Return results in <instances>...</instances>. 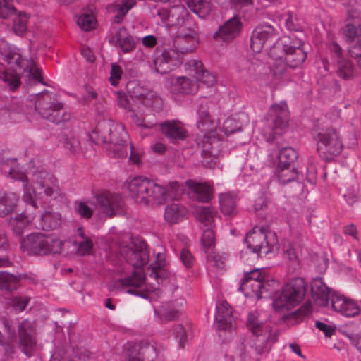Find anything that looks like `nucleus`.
<instances>
[{
	"label": "nucleus",
	"instance_id": "3c124183",
	"mask_svg": "<svg viewBox=\"0 0 361 361\" xmlns=\"http://www.w3.org/2000/svg\"><path fill=\"white\" fill-rule=\"evenodd\" d=\"M214 211L209 207H204L197 213V219L205 226L210 225L214 221Z\"/></svg>",
	"mask_w": 361,
	"mask_h": 361
},
{
	"label": "nucleus",
	"instance_id": "c756f323",
	"mask_svg": "<svg viewBox=\"0 0 361 361\" xmlns=\"http://www.w3.org/2000/svg\"><path fill=\"white\" fill-rule=\"evenodd\" d=\"M312 298L319 306L326 307L331 300L330 288L326 286L322 278L314 279L310 284Z\"/></svg>",
	"mask_w": 361,
	"mask_h": 361
},
{
	"label": "nucleus",
	"instance_id": "7ed1b4c3",
	"mask_svg": "<svg viewBox=\"0 0 361 361\" xmlns=\"http://www.w3.org/2000/svg\"><path fill=\"white\" fill-rule=\"evenodd\" d=\"M127 190L130 197L137 203L144 205L161 204L167 199H173L179 195L180 184L174 180L163 187L153 180L138 176L127 183Z\"/></svg>",
	"mask_w": 361,
	"mask_h": 361
},
{
	"label": "nucleus",
	"instance_id": "58836bf2",
	"mask_svg": "<svg viewBox=\"0 0 361 361\" xmlns=\"http://www.w3.org/2000/svg\"><path fill=\"white\" fill-rule=\"evenodd\" d=\"M18 275L0 271V290L11 293L20 286Z\"/></svg>",
	"mask_w": 361,
	"mask_h": 361
},
{
	"label": "nucleus",
	"instance_id": "423d86ee",
	"mask_svg": "<svg viewBox=\"0 0 361 361\" xmlns=\"http://www.w3.org/2000/svg\"><path fill=\"white\" fill-rule=\"evenodd\" d=\"M20 249L36 256L57 255L63 250L64 243L55 235L32 233L25 238H20Z\"/></svg>",
	"mask_w": 361,
	"mask_h": 361
},
{
	"label": "nucleus",
	"instance_id": "4468645a",
	"mask_svg": "<svg viewBox=\"0 0 361 361\" xmlns=\"http://www.w3.org/2000/svg\"><path fill=\"white\" fill-rule=\"evenodd\" d=\"M279 32L278 30L267 23L257 25L252 32L250 37V49L253 53H259L264 44L274 39Z\"/></svg>",
	"mask_w": 361,
	"mask_h": 361
},
{
	"label": "nucleus",
	"instance_id": "864d4df0",
	"mask_svg": "<svg viewBox=\"0 0 361 361\" xmlns=\"http://www.w3.org/2000/svg\"><path fill=\"white\" fill-rule=\"evenodd\" d=\"M74 244L77 247V252L81 256L90 254L93 248V242L90 238H85L80 242L75 241Z\"/></svg>",
	"mask_w": 361,
	"mask_h": 361
},
{
	"label": "nucleus",
	"instance_id": "2eb2a0df",
	"mask_svg": "<svg viewBox=\"0 0 361 361\" xmlns=\"http://www.w3.org/2000/svg\"><path fill=\"white\" fill-rule=\"evenodd\" d=\"M242 30L243 23L240 18L234 15L219 27L218 30L214 33L213 37L215 40L230 43L240 35Z\"/></svg>",
	"mask_w": 361,
	"mask_h": 361
},
{
	"label": "nucleus",
	"instance_id": "680f3d73",
	"mask_svg": "<svg viewBox=\"0 0 361 361\" xmlns=\"http://www.w3.org/2000/svg\"><path fill=\"white\" fill-rule=\"evenodd\" d=\"M30 302V298L27 297H13L11 300V304L13 308L18 311L23 312L27 307Z\"/></svg>",
	"mask_w": 361,
	"mask_h": 361
},
{
	"label": "nucleus",
	"instance_id": "f257e3e1",
	"mask_svg": "<svg viewBox=\"0 0 361 361\" xmlns=\"http://www.w3.org/2000/svg\"><path fill=\"white\" fill-rule=\"evenodd\" d=\"M1 59L7 64L6 68L0 64V80L8 87L11 92L16 91L21 85V75L27 73L29 80H36L44 85L42 71L32 60L24 58L19 49L7 43L0 44Z\"/></svg>",
	"mask_w": 361,
	"mask_h": 361
},
{
	"label": "nucleus",
	"instance_id": "cd10ccee",
	"mask_svg": "<svg viewBox=\"0 0 361 361\" xmlns=\"http://www.w3.org/2000/svg\"><path fill=\"white\" fill-rule=\"evenodd\" d=\"M185 69L192 73L196 81L206 84L207 86L213 85L216 82V77L205 69L201 61L191 59L185 64Z\"/></svg>",
	"mask_w": 361,
	"mask_h": 361
},
{
	"label": "nucleus",
	"instance_id": "6e6d98bb",
	"mask_svg": "<svg viewBox=\"0 0 361 361\" xmlns=\"http://www.w3.org/2000/svg\"><path fill=\"white\" fill-rule=\"evenodd\" d=\"M94 17L88 14H82L77 18L78 25L84 31L91 30L94 27Z\"/></svg>",
	"mask_w": 361,
	"mask_h": 361
},
{
	"label": "nucleus",
	"instance_id": "a211bd4d",
	"mask_svg": "<svg viewBox=\"0 0 361 361\" xmlns=\"http://www.w3.org/2000/svg\"><path fill=\"white\" fill-rule=\"evenodd\" d=\"M0 169L6 176L23 183L27 182V175L20 169L17 159L9 157V151L7 149H2L0 152Z\"/></svg>",
	"mask_w": 361,
	"mask_h": 361
},
{
	"label": "nucleus",
	"instance_id": "c03bdc74",
	"mask_svg": "<svg viewBox=\"0 0 361 361\" xmlns=\"http://www.w3.org/2000/svg\"><path fill=\"white\" fill-rule=\"evenodd\" d=\"M247 327L252 332V335L257 339L263 336L264 331V324L259 320V317L253 312H250L247 317Z\"/></svg>",
	"mask_w": 361,
	"mask_h": 361
},
{
	"label": "nucleus",
	"instance_id": "f3484780",
	"mask_svg": "<svg viewBox=\"0 0 361 361\" xmlns=\"http://www.w3.org/2000/svg\"><path fill=\"white\" fill-rule=\"evenodd\" d=\"M161 361L157 348L149 343L141 342L139 348L129 347L127 350L126 361Z\"/></svg>",
	"mask_w": 361,
	"mask_h": 361
},
{
	"label": "nucleus",
	"instance_id": "f03ea898",
	"mask_svg": "<svg viewBox=\"0 0 361 361\" xmlns=\"http://www.w3.org/2000/svg\"><path fill=\"white\" fill-rule=\"evenodd\" d=\"M47 174L40 173L39 177L41 180H37L32 188H26L24 190L23 200L26 204L30 207L33 212L40 214L39 227L46 231L55 230L61 223L60 213L53 212L51 207L49 206L50 199L54 195V188L49 184Z\"/></svg>",
	"mask_w": 361,
	"mask_h": 361
},
{
	"label": "nucleus",
	"instance_id": "393cba45",
	"mask_svg": "<svg viewBox=\"0 0 361 361\" xmlns=\"http://www.w3.org/2000/svg\"><path fill=\"white\" fill-rule=\"evenodd\" d=\"M188 196L193 200L209 202L213 197V187L207 183H197L193 180H186Z\"/></svg>",
	"mask_w": 361,
	"mask_h": 361
},
{
	"label": "nucleus",
	"instance_id": "8fccbe9b",
	"mask_svg": "<svg viewBox=\"0 0 361 361\" xmlns=\"http://www.w3.org/2000/svg\"><path fill=\"white\" fill-rule=\"evenodd\" d=\"M284 255L296 269L300 265V259L297 250L291 243H288L283 247Z\"/></svg>",
	"mask_w": 361,
	"mask_h": 361
},
{
	"label": "nucleus",
	"instance_id": "bf43d9fd",
	"mask_svg": "<svg viewBox=\"0 0 361 361\" xmlns=\"http://www.w3.org/2000/svg\"><path fill=\"white\" fill-rule=\"evenodd\" d=\"M202 133H204V139L202 140L203 145H202V149L201 151V155L212 154V144L213 142H214L216 140V131L215 130V135L214 136V137H209V133H207V132H202Z\"/></svg>",
	"mask_w": 361,
	"mask_h": 361
},
{
	"label": "nucleus",
	"instance_id": "0eeeda50",
	"mask_svg": "<svg viewBox=\"0 0 361 361\" xmlns=\"http://www.w3.org/2000/svg\"><path fill=\"white\" fill-rule=\"evenodd\" d=\"M312 135L317 142V151L326 162L333 161L338 156L343 148V144L338 132L332 128L314 129Z\"/></svg>",
	"mask_w": 361,
	"mask_h": 361
},
{
	"label": "nucleus",
	"instance_id": "774afa93",
	"mask_svg": "<svg viewBox=\"0 0 361 361\" xmlns=\"http://www.w3.org/2000/svg\"><path fill=\"white\" fill-rule=\"evenodd\" d=\"M129 117L131 118V121L138 127L143 128H150L152 126L151 124H146L144 121V118H142V116H138L133 110L129 111Z\"/></svg>",
	"mask_w": 361,
	"mask_h": 361
},
{
	"label": "nucleus",
	"instance_id": "7c9ffc66",
	"mask_svg": "<svg viewBox=\"0 0 361 361\" xmlns=\"http://www.w3.org/2000/svg\"><path fill=\"white\" fill-rule=\"evenodd\" d=\"M19 195L11 191L0 192V217H5L17 212Z\"/></svg>",
	"mask_w": 361,
	"mask_h": 361
},
{
	"label": "nucleus",
	"instance_id": "5701e85b",
	"mask_svg": "<svg viewBox=\"0 0 361 361\" xmlns=\"http://www.w3.org/2000/svg\"><path fill=\"white\" fill-rule=\"evenodd\" d=\"M269 121L271 123L273 130L276 134L278 130H283L288 126L289 116L285 104L271 105L269 111Z\"/></svg>",
	"mask_w": 361,
	"mask_h": 361
},
{
	"label": "nucleus",
	"instance_id": "dca6fc26",
	"mask_svg": "<svg viewBox=\"0 0 361 361\" xmlns=\"http://www.w3.org/2000/svg\"><path fill=\"white\" fill-rule=\"evenodd\" d=\"M123 255L126 262L135 268L144 267L149 260V251L147 245L144 241L134 244L133 247H126L123 251Z\"/></svg>",
	"mask_w": 361,
	"mask_h": 361
},
{
	"label": "nucleus",
	"instance_id": "79ce46f5",
	"mask_svg": "<svg viewBox=\"0 0 361 361\" xmlns=\"http://www.w3.org/2000/svg\"><path fill=\"white\" fill-rule=\"evenodd\" d=\"M188 6L200 18H205L212 11V4L209 0H190Z\"/></svg>",
	"mask_w": 361,
	"mask_h": 361
},
{
	"label": "nucleus",
	"instance_id": "1a4fd4ad",
	"mask_svg": "<svg viewBox=\"0 0 361 361\" xmlns=\"http://www.w3.org/2000/svg\"><path fill=\"white\" fill-rule=\"evenodd\" d=\"M275 234L267 231L264 228H253L243 239V243L250 252L256 254L258 257H264L272 252L276 244Z\"/></svg>",
	"mask_w": 361,
	"mask_h": 361
},
{
	"label": "nucleus",
	"instance_id": "473e14b6",
	"mask_svg": "<svg viewBox=\"0 0 361 361\" xmlns=\"http://www.w3.org/2000/svg\"><path fill=\"white\" fill-rule=\"evenodd\" d=\"M154 314L161 322L166 323L178 319L181 314V310L178 307L176 301H170L162 303L161 310L154 309Z\"/></svg>",
	"mask_w": 361,
	"mask_h": 361
},
{
	"label": "nucleus",
	"instance_id": "f704fd0d",
	"mask_svg": "<svg viewBox=\"0 0 361 361\" xmlns=\"http://www.w3.org/2000/svg\"><path fill=\"white\" fill-rule=\"evenodd\" d=\"M116 39L123 54L133 52L136 49V42L125 27H119L115 34Z\"/></svg>",
	"mask_w": 361,
	"mask_h": 361
},
{
	"label": "nucleus",
	"instance_id": "aec40b11",
	"mask_svg": "<svg viewBox=\"0 0 361 361\" xmlns=\"http://www.w3.org/2000/svg\"><path fill=\"white\" fill-rule=\"evenodd\" d=\"M331 304L335 312L348 317H355L360 313V307L353 300L336 293L331 294Z\"/></svg>",
	"mask_w": 361,
	"mask_h": 361
},
{
	"label": "nucleus",
	"instance_id": "412c9836",
	"mask_svg": "<svg viewBox=\"0 0 361 361\" xmlns=\"http://www.w3.org/2000/svg\"><path fill=\"white\" fill-rule=\"evenodd\" d=\"M99 205L102 208L103 212L109 217L116 216L122 210L123 202L118 194H101L97 197Z\"/></svg>",
	"mask_w": 361,
	"mask_h": 361
},
{
	"label": "nucleus",
	"instance_id": "5fc2aeb1",
	"mask_svg": "<svg viewBox=\"0 0 361 361\" xmlns=\"http://www.w3.org/2000/svg\"><path fill=\"white\" fill-rule=\"evenodd\" d=\"M172 335L178 342L179 345L183 348L187 341V334L184 326L182 324L175 326L172 329Z\"/></svg>",
	"mask_w": 361,
	"mask_h": 361
},
{
	"label": "nucleus",
	"instance_id": "37998d69",
	"mask_svg": "<svg viewBox=\"0 0 361 361\" xmlns=\"http://www.w3.org/2000/svg\"><path fill=\"white\" fill-rule=\"evenodd\" d=\"M264 288V282L256 281H251L247 279H243L238 290L243 292L245 295H249L251 294V293L249 291V290H250L251 292L255 294L257 296H261Z\"/></svg>",
	"mask_w": 361,
	"mask_h": 361
},
{
	"label": "nucleus",
	"instance_id": "72a5a7b5",
	"mask_svg": "<svg viewBox=\"0 0 361 361\" xmlns=\"http://www.w3.org/2000/svg\"><path fill=\"white\" fill-rule=\"evenodd\" d=\"M197 90V81L186 77H178L172 81L171 91L173 94H190Z\"/></svg>",
	"mask_w": 361,
	"mask_h": 361
},
{
	"label": "nucleus",
	"instance_id": "de8ad7c7",
	"mask_svg": "<svg viewBox=\"0 0 361 361\" xmlns=\"http://www.w3.org/2000/svg\"><path fill=\"white\" fill-rule=\"evenodd\" d=\"M201 244L205 253L213 250L215 247V235L211 228L204 230L201 238Z\"/></svg>",
	"mask_w": 361,
	"mask_h": 361
},
{
	"label": "nucleus",
	"instance_id": "49530a36",
	"mask_svg": "<svg viewBox=\"0 0 361 361\" xmlns=\"http://www.w3.org/2000/svg\"><path fill=\"white\" fill-rule=\"evenodd\" d=\"M338 75L344 79L348 80L351 78L354 73V67L353 63L346 59L338 60Z\"/></svg>",
	"mask_w": 361,
	"mask_h": 361
},
{
	"label": "nucleus",
	"instance_id": "a19ab883",
	"mask_svg": "<svg viewBox=\"0 0 361 361\" xmlns=\"http://www.w3.org/2000/svg\"><path fill=\"white\" fill-rule=\"evenodd\" d=\"M298 154L292 147L281 149L278 154V165L297 166Z\"/></svg>",
	"mask_w": 361,
	"mask_h": 361
},
{
	"label": "nucleus",
	"instance_id": "a878e982",
	"mask_svg": "<svg viewBox=\"0 0 361 361\" xmlns=\"http://www.w3.org/2000/svg\"><path fill=\"white\" fill-rule=\"evenodd\" d=\"M146 277L143 272L133 271L131 276L119 279L117 283L122 287H130L127 290L129 294L135 295L142 298H147V292L136 290V288H141L145 283Z\"/></svg>",
	"mask_w": 361,
	"mask_h": 361
},
{
	"label": "nucleus",
	"instance_id": "a18cd8bd",
	"mask_svg": "<svg viewBox=\"0 0 361 361\" xmlns=\"http://www.w3.org/2000/svg\"><path fill=\"white\" fill-rule=\"evenodd\" d=\"M59 142L63 144L64 148L70 150L71 152H76L80 147L79 140L71 135H68L66 132L62 133L59 135Z\"/></svg>",
	"mask_w": 361,
	"mask_h": 361
},
{
	"label": "nucleus",
	"instance_id": "338daca9",
	"mask_svg": "<svg viewBox=\"0 0 361 361\" xmlns=\"http://www.w3.org/2000/svg\"><path fill=\"white\" fill-rule=\"evenodd\" d=\"M201 163L204 168L214 169L217 162V157L213 154H202Z\"/></svg>",
	"mask_w": 361,
	"mask_h": 361
},
{
	"label": "nucleus",
	"instance_id": "2f4dec72",
	"mask_svg": "<svg viewBox=\"0 0 361 361\" xmlns=\"http://www.w3.org/2000/svg\"><path fill=\"white\" fill-rule=\"evenodd\" d=\"M166 259L165 257L161 253L157 255L156 259L152 262L148 269L150 271L149 276L157 280L158 283H163V281L169 277V271L165 268Z\"/></svg>",
	"mask_w": 361,
	"mask_h": 361
},
{
	"label": "nucleus",
	"instance_id": "052dcab7",
	"mask_svg": "<svg viewBox=\"0 0 361 361\" xmlns=\"http://www.w3.org/2000/svg\"><path fill=\"white\" fill-rule=\"evenodd\" d=\"M16 8L13 5L10 3V0L0 1V18H6L8 15L15 13Z\"/></svg>",
	"mask_w": 361,
	"mask_h": 361
},
{
	"label": "nucleus",
	"instance_id": "0e129e2a",
	"mask_svg": "<svg viewBox=\"0 0 361 361\" xmlns=\"http://www.w3.org/2000/svg\"><path fill=\"white\" fill-rule=\"evenodd\" d=\"M76 212L81 217L85 219H90L93 214L92 209L83 202L78 203Z\"/></svg>",
	"mask_w": 361,
	"mask_h": 361
},
{
	"label": "nucleus",
	"instance_id": "6e6552de",
	"mask_svg": "<svg viewBox=\"0 0 361 361\" xmlns=\"http://www.w3.org/2000/svg\"><path fill=\"white\" fill-rule=\"evenodd\" d=\"M307 283L303 278L291 279L283 286L279 295L273 301V307L277 312L298 305L304 299L307 290Z\"/></svg>",
	"mask_w": 361,
	"mask_h": 361
},
{
	"label": "nucleus",
	"instance_id": "c85d7f7f",
	"mask_svg": "<svg viewBox=\"0 0 361 361\" xmlns=\"http://www.w3.org/2000/svg\"><path fill=\"white\" fill-rule=\"evenodd\" d=\"M233 320V309L227 302L224 301L216 306L215 322L219 331H231Z\"/></svg>",
	"mask_w": 361,
	"mask_h": 361
},
{
	"label": "nucleus",
	"instance_id": "e2e57ef3",
	"mask_svg": "<svg viewBox=\"0 0 361 361\" xmlns=\"http://www.w3.org/2000/svg\"><path fill=\"white\" fill-rule=\"evenodd\" d=\"M180 259L186 268L192 267L195 261V258L192 253L186 248H184L181 250L180 254Z\"/></svg>",
	"mask_w": 361,
	"mask_h": 361
},
{
	"label": "nucleus",
	"instance_id": "bb28decb",
	"mask_svg": "<svg viewBox=\"0 0 361 361\" xmlns=\"http://www.w3.org/2000/svg\"><path fill=\"white\" fill-rule=\"evenodd\" d=\"M35 217V212L27 204L26 209L20 213H17L15 217L8 219V226L13 234L21 238L24 230L29 224L30 220Z\"/></svg>",
	"mask_w": 361,
	"mask_h": 361
},
{
	"label": "nucleus",
	"instance_id": "e433bc0d",
	"mask_svg": "<svg viewBox=\"0 0 361 361\" xmlns=\"http://www.w3.org/2000/svg\"><path fill=\"white\" fill-rule=\"evenodd\" d=\"M188 212L182 204L172 203L166 207L164 219L169 224H178L187 216Z\"/></svg>",
	"mask_w": 361,
	"mask_h": 361
},
{
	"label": "nucleus",
	"instance_id": "c9c22d12",
	"mask_svg": "<svg viewBox=\"0 0 361 361\" xmlns=\"http://www.w3.org/2000/svg\"><path fill=\"white\" fill-rule=\"evenodd\" d=\"M236 197V195L229 192L219 194L220 210L223 214L227 216H233L237 214Z\"/></svg>",
	"mask_w": 361,
	"mask_h": 361
},
{
	"label": "nucleus",
	"instance_id": "f8f14e48",
	"mask_svg": "<svg viewBox=\"0 0 361 361\" xmlns=\"http://www.w3.org/2000/svg\"><path fill=\"white\" fill-rule=\"evenodd\" d=\"M183 62V55L176 48L157 49L152 68L161 75L167 74L180 67Z\"/></svg>",
	"mask_w": 361,
	"mask_h": 361
},
{
	"label": "nucleus",
	"instance_id": "9b49d317",
	"mask_svg": "<svg viewBox=\"0 0 361 361\" xmlns=\"http://www.w3.org/2000/svg\"><path fill=\"white\" fill-rule=\"evenodd\" d=\"M187 28L178 30L173 44L182 55L194 51L200 43V27L197 23L189 21Z\"/></svg>",
	"mask_w": 361,
	"mask_h": 361
},
{
	"label": "nucleus",
	"instance_id": "4c0bfd02",
	"mask_svg": "<svg viewBox=\"0 0 361 361\" xmlns=\"http://www.w3.org/2000/svg\"><path fill=\"white\" fill-rule=\"evenodd\" d=\"M312 311V305L306 302L299 309L283 316V320L290 325H295L301 322L305 317Z\"/></svg>",
	"mask_w": 361,
	"mask_h": 361
},
{
	"label": "nucleus",
	"instance_id": "20e7f679",
	"mask_svg": "<svg viewBox=\"0 0 361 361\" xmlns=\"http://www.w3.org/2000/svg\"><path fill=\"white\" fill-rule=\"evenodd\" d=\"M303 46L304 42L295 35H285L274 42L269 54L276 59H283L286 66L295 68L307 59V52Z\"/></svg>",
	"mask_w": 361,
	"mask_h": 361
},
{
	"label": "nucleus",
	"instance_id": "9d476101",
	"mask_svg": "<svg viewBox=\"0 0 361 361\" xmlns=\"http://www.w3.org/2000/svg\"><path fill=\"white\" fill-rule=\"evenodd\" d=\"M93 133L97 136L98 144L99 142L102 143L113 144L115 145L114 151L118 157L123 158L127 157V140L112 131L109 121L104 120L99 122L93 130Z\"/></svg>",
	"mask_w": 361,
	"mask_h": 361
},
{
	"label": "nucleus",
	"instance_id": "13d9d810",
	"mask_svg": "<svg viewBox=\"0 0 361 361\" xmlns=\"http://www.w3.org/2000/svg\"><path fill=\"white\" fill-rule=\"evenodd\" d=\"M123 70L120 65L116 63L111 64L109 81L113 86L118 85L119 80L121 79Z\"/></svg>",
	"mask_w": 361,
	"mask_h": 361
},
{
	"label": "nucleus",
	"instance_id": "4be33fe9",
	"mask_svg": "<svg viewBox=\"0 0 361 361\" xmlns=\"http://www.w3.org/2000/svg\"><path fill=\"white\" fill-rule=\"evenodd\" d=\"M212 104L211 102L207 100H202L199 104L197 109L199 119L197 127L200 132L209 133V137H214L216 126L209 114V106Z\"/></svg>",
	"mask_w": 361,
	"mask_h": 361
},
{
	"label": "nucleus",
	"instance_id": "4d7b16f0",
	"mask_svg": "<svg viewBox=\"0 0 361 361\" xmlns=\"http://www.w3.org/2000/svg\"><path fill=\"white\" fill-rule=\"evenodd\" d=\"M348 52L350 57L356 60L359 68L361 69V37L350 46Z\"/></svg>",
	"mask_w": 361,
	"mask_h": 361
},
{
	"label": "nucleus",
	"instance_id": "39448f33",
	"mask_svg": "<svg viewBox=\"0 0 361 361\" xmlns=\"http://www.w3.org/2000/svg\"><path fill=\"white\" fill-rule=\"evenodd\" d=\"M35 109L44 119L61 126L65 130L71 127V114L64 108V104L55 98V94L44 90L39 93Z\"/></svg>",
	"mask_w": 361,
	"mask_h": 361
},
{
	"label": "nucleus",
	"instance_id": "69168bd1",
	"mask_svg": "<svg viewBox=\"0 0 361 361\" xmlns=\"http://www.w3.org/2000/svg\"><path fill=\"white\" fill-rule=\"evenodd\" d=\"M315 327L322 331L326 337H331L336 333L335 327L320 321H316Z\"/></svg>",
	"mask_w": 361,
	"mask_h": 361
},
{
	"label": "nucleus",
	"instance_id": "ea45409f",
	"mask_svg": "<svg viewBox=\"0 0 361 361\" xmlns=\"http://www.w3.org/2000/svg\"><path fill=\"white\" fill-rule=\"evenodd\" d=\"M275 173L279 181L282 184H286L293 180H299V173L296 166L277 165Z\"/></svg>",
	"mask_w": 361,
	"mask_h": 361
},
{
	"label": "nucleus",
	"instance_id": "b1692460",
	"mask_svg": "<svg viewBox=\"0 0 361 361\" xmlns=\"http://www.w3.org/2000/svg\"><path fill=\"white\" fill-rule=\"evenodd\" d=\"M189 21L196 23L184 6L178 5L169 8L167 27H176L178 30L187 28Z\"/></svg>",
	"mask_w": 361,
	"mask_h": 361
},
{
	"label": "nucleus",
	"instance_id": "6ab92c4d",
	"mask_svg": "<svg viewBox=\"0 0 361 361\" xmlns=\"http://www.w3.org/2000/svg\"><path fill=\"white\" fill-rule=\"evenodd\" d=\"M161 133L172 143L185 140L188 135L183 123L177 119L166 120L159 124Z\"/></svg>",
	"mask_w": 361,
	"mask_h": 361
},
{
	"label": "nucleus",
	"instance_id": "ddd939ff",
	"mask_svg": "<svg viewBox=\"0 0 361 361\" xmlns=\"http://www.w3.org/2000/svg\"><path fill=\"white\" fill-rule=\"evenodd\" d=\"M19 348L27 357L34 355L37 346V330L35 323L27 319L18 324Z\"/></svg>",
	"mask_w": 361,
	"mask_h": 361
},
{
	"label": "nucleus",
	"instance_id": "09e8293b",
	"mask_svg": "<svg viewBox=\"0 0 361 361\" xmlns=\"http://www.w3.org/2000/svg\"><path fill=\"white\" fill-rule=\"evenodd\" d=\"M277 334H269L267 336L266 334H263V336H262V338L257 339L255 345V350L258 355H262L264 352L267 343L269 341H271V343H274L277 341Z\"/></svg>",
	"mask_w": 361,
	"mask_h": 361
},
{
	"label": "nucleus",
	"instance_id": "603ef678",
	"mask_svg": "<svg viewBox=\"0 0 361 361\" xmlns=\"http://www.w3.org/2000/svg\"><path fill=\"white\" fill-rule=\"evenodd\" d=\"M206 254L207 260L213 262L214 266L217 269H223L225 266L226 257L219 253L215 252L213 250L209 251Z\"/></svg>",
	"mask_w": 361,
	"mask_h": 361
}]
</instances>
